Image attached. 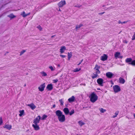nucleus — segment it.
Listing matches in <instances>:
<instances>
[{"instance_id": "nucleus-15", "label": "nucleus", "mask_w": 135, "mask_h": 135, "mask_svg": "<svg viewBox=\"0 0 135 135\" xmlns=\"http://www.w3.org/2000/svg\"><path fill=\"white\" fill-rule=\"evenodd\" d=\"M28 105L32 110H33L36 108V106L33 103H31V104H28Z\"/></svg>"}, {"instance_id": "nucleus-22", "label": "nucleus", "mask_w": 135, "mask_h": 135, "mask_svg": "<svg viewBox=\"0 0 135 135\" xmlns=\"http://www.w3.org/2000/svg\"><path fill=\"white\" fill-rule=\"evenodd\" d=\"M20 114L19 116L20 117H22V115H24V111L23 110H20L19 111Z\"/></svg>"}, {"instance_id": "nucleus-19", "label": "nucleus", "mask_w": 135, "mask_h": 135, "mask_svg": "<svg viewBox=\"0 0 135 135\" xmlns=\"http://www.w3.org/2000/svg\"><path fill=\"white\" fill-rule=\"evenodd\" d=\"M72 56V53L71 52H68V60H70Z\"/></svg>"}, {"instance_id": "nucleus-37", "label": "nucleus", "mask_w": 135, "mask_h": 135, "mask_svg": "<svg viewBox=\"0 0 135 135\" xmlns=\"http://www.w3.org/2000/svg\"><path fill=\"white\" fill-rule=\"evenodd\" d=\"M3 123V120L1 118H0V125L2 124Z\"/></svg>"}, {"instance_id": "nucleus-3", "label": "nucleus", "mask_w": 135, "mask_h": 135, "mask_svg": "<svg viewBox=\"0 0 135 135\" xmlns=\"http://www.w3.org/2000/svg\"><path fill=\"white\" fill-rule=\"evenodd\" d=\"M114 91L115 93H118L121 91V89L119 86L118 85H115L113 86Z\"/></svg>"}, {"instance_id": "nucleus-14", "label": "nucleus", "mask_w": 135, "mask_h": 135, "mask_svg": "<svg viewBox=\"0 0 135 135\" xmlns=\"http://www.w3.org/2000/svg\"><path fill=\"white\" fill-rule=\"evenodd\" d=\"M75 99V97L74 96H73L68 99V101L70 103H71L74 102Z\"/></svg>"}, {"instance_id": "nucleus-13", "label": "nucleus", "mask_w": 135, "mask_h": 135, "mask_svg": "<svg viewBox=\"0 0 135 135\" xmlns=\"http://www.w3.org/2000/svg\"><path fill=\"white\" fill-rule=\"evenodd\" d=\"M116 59L117 58H122L123 56L120 55V53L119 52H116L114 55Z\"/></svg>"}, {"instance_id": "nucleus-16", "label": "nucleus", "mask_w": 135, "mask_h": 135, "mask_svg": "<svg viewBox=\"0 0 135 135\" xmlns=\"http://www.w3.org/2000/svg\"><path fill=\"white\" fill-rule=\"evenodd\" d=\"M7 16L9 17L11 19L15 18L16 17V16L14 15L13 13H11L10 14L8 15Z\"/></svg>"}, {"instance_id": "nucleus-12", "label": "nucleus", "mask_w": 135, "mask_h": 135, "mask_svg": "<svg viewBox=\"0 0 135 135\" xmlns=\"http://www.w3.org/2000/svg\"><path fill=\"white\" fill-rule=\"evenodd\" d=\"M108 58V56L105 54L103 55L101 57V60L103 61L106 60Z\"/></svg>"}, {"instance_id": "nucleus-34", "label": "nucleus", "mask_w": 135, "mask_h": 135, "mask_svg": "<svg viewBox=\"0 0 135 135\" xmlns=\"http://www.w3.org/2000/svg\"><path fill=\"white\" fill-rule=\"evenodd\" d=\"M60 56L62 58H65L66 57V56L65 55H63V54H60Z\"/></svg>"}, {"instance_id": "nucleus-45", "label": "nucleus", "mask_w": 135, "mask_h": 135, "mask_svg": "<svg viewBox=\"0 0 135 135\" xmlns=\"http://www.w3.org/2000/svg\"><path fill=\"white\" fill-rule=\"evenodd\" d=\"M118 23H119V24L121 23V24H122V22H120V21H119V22H118Z\"/></svg>"}, {"instance_id": "nucleus-11", "label": "nucleus", "mask_w": 135, "mask_h": 135, "mask_svg": "<svg viewBox=\"0 0 135 135\" xmlns=\"http://www.w3.org/2000/svg\"><path fill=\"white\" fill-rule=\"evenodd\" d=\"M53 85L51 84H48L46 87V89L48 90H51L53 89Z\"/></svg>"}, {"instance_id": "nucleus-49", "label": "nucleus", "mask_w": 135, "mask_h": 135, "mask_svg": "<svg viewBox=\"0 0 135 135\" xmlns=\"http://www.w3.org/2000/svg\"><path fill=\"white\" fill-rule=\"evenodd\" d=\"M105 6L104 5L103 6V7H104Z\"/></svg>"}, {"instance_id": "nucleus-29", "label": "nucleus", "mask_w": 135, "mask_h": 135, "mask_svg": "<svg viewBox=\"0 0 135 135\" xmlns=\"http://www.w3.org/2000/svg\"><path fill=\"white\" fill-rule=\"evenodd\" d=\"M129 64H131L132 65L135 66V60L132 61L131 62L129 63Z\"/></svg>"}, {"instance_id": "nucleus-35", "label": "nucleus", "mask_w": 135, "mask_h": 135, "mask_svg": "<svg viewBox=\"0 0 135 135\" xmlns=\"http://www.w3.org/2000/svg\"><path fill=\"white\" fill-rule=\"evenodd\" d=\"M98 76V75L97 74H94L92 76V78H94L97 77Z\"/></svg>"}, {"instance_id": "nucleus-46", "label": "nucleus", "mask_w": 135, "mask_h": 135, "mask_svg": "<svg viewBox=\"0 0 135 135\" xmlns=\"http://www.w3.org/2000/svg\"><path fill=\"white\" fill-rule=\"evenodd\" d=\"M111 83H112V84H113V81H111Z\"/></svg>"}, {"instance_id": "nucleus-17", "label": "nucleus", "mask_w": 135, "mask_h": 135, "mask_svg": "<svg viewBox=\"0 0 135 135\" xmlns=\"http://www.w3.org/2000/svg\"><path fill=\"white\" fill-rule=\"evenodd\" d=\"M113 74L110 72H108L106 74V76L109 78H111L113 76Z\"/></svg>"}, {"instance_id": "nucleus-6", "label": "nucleus", "mask_w": 135, "mask_h": 135, "mask_svg": "<svg viewBox=\"0 0 135 135\" xmlns=\"http://www.w3.org/2000/svg\"><path fill=\"white\" fill-rule=\"evenodd\" d=\"M55 113L57 117V118H58L60 117L63 114L62 112L59 110H57L55 112Z\"/></svg>"}, {"instance_id": "nucleus-50", "label": "nucleus", "mask_w": 135, "mask_h": 135, "mask_svg": "<svg viewBox=\"0 0 135 135\" xmlns=\"http://www.w3.org/2000/svg\"><path fill=\"white\" fill-rule=\"evenodd\" d=\"M58 66H59L60 65H58Z\"/></svg>"}, {"instance_id": "nucleus-5", "label": "nucleus", "mask_w": 135, "mask_h": 135, "mask_svg": "<svg viewBox=\"0 0 135 135\" xmlns=\"http://www.w3.org/2000/svg\"><path fill=\"white\" fill-rule=\"evenodd\" d=\"M58 119L60 122L61 123L64 122L65 120V116L64 114H63L58 118Z\"/></svg>"}, {"instance_id": "nucleus-30", "label": "nucleus", "mask_w": 135, "mask_h": 135, "mask_svg": "<svg viewBox=\"0 0 135 135\" xmlns=\"http://www.w3.org/2000/svg\"><path fill=\"white\" fill-rule=\"evenodd\" d=\"M37 28L40 31L42 30V28L40 25H38L37 26Z\"/></svg>"}, {"instance_id": "nucleus-10", "label": "nucleus", "mask_w": 135, "mask_h": 135, "mask_svg": "<svg viewBox=\"0 0 135 135\" xmlns=\"http://www.w3.org/2000/svg\"><path fill=\"white\" fill-rule=\"evenodd\" d=\"M30 14V13H26L24 11L22 12L21 13V15L23 17H25Z\"/></svg>"}, {"instance_id": "nucleus-7", "label": "nucleus", "mask_w": 135, "mask_h": 135, "mask_svg": "<svg viewBox=\"0 0 135 135\" xmlns=\"http://www.w3.org/2000/svg\"><path fill=\"white\" fill-rule=\"evenodd\" d=\"M3 127L8 130H10L12 129V126L11 125L5 124L3 126Z\"/></svg>"}, {"instance_id": "nucleus-42", "label": "nucleus", "mask_w": 135, "mask_h": 135, "mask_svg": "<svg viewBox=\"0 0 135 135\" xmlns=\"http://www.w3.org/2000/svg\"><path fill=\"white\" fill-rule=\"evenodd\" d=\"M57 81L58 80L57 79L54 80H53V81H54V83H56Z\"/></svg>"}, {"instance_id": "nucleus-31", "label": "nucleus", "mask_w": 135, "mask_h": 135, "mask_svg": "<svg viewBox=\"0 0 135 135\" xmlns=\"http://www.w3.org/2000/svg\"><path fill=\"white\" fill-rule=\"evenodd\" d=\"M100 111L102 113H104L106 111V110H105L102 108L100 109Z\"/></svg>"}, {"instance_id": "nucleus-39", "label": "nucleus", "mask_w": 135, "mask_h": 135, "mask_svg": "<svg viewBox=\"0 0 135 135\" xmlns=\"http://www.w3.org/2000/svg\"><path fill=\"white\" fill-rule=\"evenodd\" d=\"M118 112H116L115 114V115H114L113 116V118H114L116 117H117V115L118 114Z\"/></svg>"}, {"instance_id": "nucleus-38", "label": "nucleus", "mask_w": 135, "mask_h": 135, "mask_svg": "<svg viewBox=\"0 0 135 135\" xmlns=\"http://www.w3.org/2000/svg\"><path fill=\"white\" fill-rule=\"evenodd\" d=\"M99 68V66L97 65H96L95 66V68L96 69V70H98V69Z\"/></svg>"}, {"instance_id": "nucleus-44", "label": "nucleus", "mask_w": 135, "mask_h": 135, "mask_svg": "<svg viewBox=\"0 0 135 135\" xmlns=\"http://www.w3.org/2000/svg\"><path fill=\"white\" fill-rule=\"evenodd\" d=\"M122 24H123V23H127V22H126V21H124L123 22H122Z\"/></svg>"}, {"instance_id": "nucleus-27", "label": "nucleus", "mask_w": 135, "mask_h": 135, "mask_svg": "<svg viewBox=\"0 0 135 135\" xmlns=\"http://www.w3.org/2000/svg\"><path fill=\"white\" fill-rule=\"evenodd\" d=\"M126 62L127 63L129 62H131L132 59L131 58H128L126 59Z\"/></svg>"}, {"instance_id": "nucleus-23", "label": "nucleus", "mask_w": 135, "mask_h": 135, "mask_svg": "<svg viewBox=\"0 0 135 135\" xmlns=\"http://www.w3.org/2000/svg\"><path fill=\"white\" fill-rule=\"evenodd\" d=\"M49 68L50 69L51 71H55V68L51 65L49 66Z\"/></svg>"}, {"instance_id": "nucleus-26", "label": "nucleus", "mask_w": 135, "mask_h": 135, "mask_svg": "<svg viewBox=\"0 0 135 135\" xmlns=\"http://www.w3.org/2000/svg\"><path fill=\"white\" fill-rule=\"evenodd\" d=\"M81 69L80 68H77L74 69L73 71L74 72H77L80 70Z\"/></svg>"}, {"instance_id": "nucleus-48", "label": "nucleus", "mask_w": 135, "mask_h": 135, "mask_svg": "<svg viewBox=\"0 0 135 135\" xmlns=\"http://www.w3.org/2000/svg\"><path fill=\"white\" fill-rule=\"evenodd\" d=\"M59 11H61L60 9V8L59 9Z\"/></svg>"}, {"instance_id": "nucleus-51", "label": "nucleus", "mask_w": 135, "mask_h": 135, "mask_svg": "<svg viewBox=\"0 0 135 135\" xmlns=\"http://www.w3.org/2000/svg\"><path fill=\"white\" fill-rule=\"evenodd\" d=\"M134 107L135 108V106H134Z\"/></svg>"}, {"instance_id": "nucleus-9", "label": "nucleus", "mask_w": 135, "mask_h": 135, "mask_svg": "<svg viewBox=\"0 0 135 135\" xmlns=\"http://www.w3.org/2000/svg\"><path fill=\"white\" fill-rule=\"evenodd\" d=\"M45 87V84H42L40 85L38 88L39 90L41 91H42L44 90V88Z\"/></svg>"}, {"instance_id": "nucleus-24", "label": "nucleus", "mask_w": 135, "mask_h": 135, "mask_svg": "<svg viewBox=\"0 0 135 135\" xmlns=\"http://www.w3.org/2000/svg\"><path fill=\"white\" fill-rule=\"evenodd\" d=\"M41 74L42 76H46L47 75V73L44 71H42Z\"/></svg>"}, {"instance_id": "nucleus-4", "label": "nucleus", "mask_w": 135, "mask_h": 135, "mask_svg": "<svg viewBox=\"0 0 135 135\" xmlns=\"http://www.w3.org/2000/svg\"><path fill=\"white\" fill-rule=\"evenodd\" d=\"M66 50V47L65 46H62L59 49V52L60 54H62L64 53Z\"/></svg>"}, {"instance_id": "nucleus-47", "label": "nucleus", "mask_w": 135, "mask_h": 135, "mask_svg": "<svg viewBox=\"0 0 135 135\" xmlns=\"http://www.w3.org/2000/svg\"><path fill=\"white\" fill-rule=\"evenodd\" d=\"M133 116H134V118H135V114H134L133 115Z\"/></svg>"}, {"instance_id": "nucleus-1", "label": "nucleus", "mask_w": 135, "mask_h": 135, "mask_svg": "<svg viewBox=\"0 0 135 135\" xmlns=\"http://www.w3.org/2000/svg\"><path fill=\"white\" fill-rule=\"evenodd\" d=\"M47 116L46 115H44L41 118L39 115L35 118L33 120L32 124V126L34 129L36 131H37L40 130V127L38 124L40 120H45L47 117Z\"/></svg>"}, {"instance_id": "nucleus-52", "label": "nucleus", "mask_w": 135, "mask_h": 135, "mask_svg": "<svg viewBox=\"0 0 135 135\" xmlns=\"http://www.w3.org/2000/svg\"><path fill=\"white\" fill-rule=\"evenodd\" d=\"M80 63L79 64H78V65H79L80 64Z\"/></svg>"}, {"instance_id": "nucleus-21", "label": "nucleus", "mask_w": 135, "mask_h": 135, "mask_svg": "<svg viewBox=\"0 0 135 135\" xmlns=\"http://www.w3.org/2000/svg\"><path fill=\"white\" fill-rule=\"evenodd\" d=\"M78 123L79 126L81 127L82 126L85 124L84 122L81 120L79 121L78 122Z\"/></svg>"}, {"instance_id": "nucleus-41", "label": "nucleus", "mask_w": 135, "mask_h": 135, "mask_svg": "<svg viewBox=\"0 0 135 135\" xmlns=\"http://www.w3.org/2000/svg\"><path fill=\"white\" fill-rule=\"evenodd\" d=\"M97 70V71L96 72V74H99L100 73V71L98 70Z\"/></svg>"}, {"instance_id": "nucleus-32", "label": "nucleus", "mask_w": 135, "mask_h": 135, "mask_svg": "<svg viewBox=\"0 0 135 135\" xmlns=\"http://www.w3.org/2000/svg\"><path fill=\"white\" fill-rule=\"evenodd\" d=\"M82 26V25L81 24L79 25H77L76 26L75 28L77 29L80 28Z\"/></svg>"}, {"instance_id": "nucleus-28", "label": "nucleus", "mask_w": 135, "mask_h": 135, "mask_svg": "<svg viewBox=\"0 0 135 135\" xmlns=\"http://www.w3.org/2000/svg\"><path fill=\"white\" fill-rule=\"evenodd\" d=\"M26 51V50H23L21 51L20 52V55L21 56Z\"/></svg>"}, {"instance_id": "nucleus-43", "label": "nucleus", "mask_w": 135, "mask_h": 135, "mask_svg": "<svg viewBox=\"0 0 135 135\" xmlns=\"http://www.w3.org/2000/svg\"><path fill=\"white\" fill-rule=\"evenodd\" d=\"M56 107V105L55 104H54L52 106V108H55Z\"/></svg>"}, {"instance_id": "nucleus-2", "label": "nucleus", "mask_w": 135, "mask_h": 135, "mask_svg": "<svg viewBox=\"0 0 135 135\" xmlns=\"http://www.w3.org/2000/svg\"><path fill=\"white\" fill-rule=\"evenodd\" d=\"M98 99L97 96L94 93H92L90 96V100L92 103L95 102Z\"/></svg>"}, {"instance_id": "nucleus-20", "label": "nucleus", "mask_w": 135, "mask_h": 135, "mask_svg": "<svg viewBox=\"0 0 135 135\" xmlns=\"http://www.w3.org/2000/svg\"><path fill=\"white\" fill-rule=\"evenodd\" d=\"M98 83L100 85H101L103 83V80L102 79L99 78L97 80Z\"/></svg>"}, {"instance_id": "nucleus-36", "label": "nucleus", "mask_w": 135, "mask_h": 135, "mask_svg": "<svg viewBox=\"0 0 135 135\" xmlns=\"http://www.w3.org/2000/svg\"><path fill=\"white\" fill-rule=\"evenodd\" d=\"M132 40H135V32H134L133 35L132 36Z\"/></svg>"}, {"instance_id": "nucleus-8", "label": "nucleus", "mask_w": 135, "mask_h": 135, "mask_svg": "<svg viewBox=\"0 0 135 135\" xmlns=\"http://www.w3.org/2000/svg\"><path fill=\"white\" fill-rule=\"evenodd\" d=\"M66 4V1H62L60 2L58 4L59 7H62Z\"/></svg>"}, {"instance_id": "nucleus-18", "label": "nucleus", "mask_w": 135, "mask_h": 135, "mask_svg": "<svg viewBox=\"0 0 135 135\" xmlns=\"http://www.w3.org/2000/svg\"><path fill=\"white\" fill-rule=\"evenodd\" d=\"M63 111L66 115H68L69 113V110L68 108H65L63 110Z\"/></svg>"}, {"instance_id": "nucleus-40", "label": "nucleus", "mask_w": 135, "mask_h": 135, "mask_svg": "<svg viewBox=\"0 0 135 135\" xmlns=\"http://www.w3.org/2000/svg\"><path fill=\"white\" fill-rule=\"evenodd\" d=\"M60 102L61 103V105H63V102L62 99H61L59 100Z\"/></svg>"}, {"instance_id": "nucleus-25", "label": "nucleus", "mask_w": 135, "mask_h": 135, "mask_svg": "<svg viewBox=\"0 0 135 135\" xmlns=\"http://www.w3.org/2000/svg\"><path fill=\"white\" fill-rule=\"evenodd\" d=\"M125 82L124 80L122 78H120L119 79V82L122 84H124Z\"/></svg>"}, {"instance_id": "nucleus-33", "label": "nucleus", "mask_w": 135, "mask_h": 135, "mask_svg": "<svg viewBox=\"0 0 135 135\" xmlns=\"http://www.w3.org/2000/svg\"><path fill=\"white\" fill-rule=\"evenodd\" d=\"M74 113V110H72L69 113L70 115H71L72 114H73Z\"/></svg>"}]
</instances>
